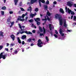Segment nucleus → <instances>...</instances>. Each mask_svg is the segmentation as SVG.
<instances>
[{
    "label": "nucleus",
    "instance_id": "obj_1",
    "mask_svg": "<svg viewBox=\"0 0 76 76\" xmlns=\"http://www.w3.org/2000/svg\"><path fill=\"white\" fill-rule=\"evenodd\" d=\"M55 18L56 19L58 18L59 23L60 25H62L63 24V18H62L61 15L57 14L55 16Z\"/></svg>",
    "mask_w": 76,
    "mask_h": 76
},
{
    "label": "nucleus",
    "instance_id": "obj_2",
    "mask_svg": "<svg viewBox=\"0 0 76 76\" xmlns=\"http://www.w3.org/2000/svg\"><path fill=\"white\" fill-rule=\"evenodd\" d=\"M3 52H1L0 54V59H1V58H2L3 59H6V57L7 56V54H6L3 55Z\"/></svg>",
    "mask_w": 76,
    "mask_h": 76
},
{
    "label": "nucleus",
    "instance_id": "obj_3",
    "mask_svg": "<svg viewBox=\"0 0 76 76\" xmlns=\"http://www.w3.org/2000/svg\"><path fill=\"white\" fill-rule=\"evenodd\" d=\"M38 43L37 44V45L38 47H42V46L41 45V44H43V43H42V42L41 40L39 39L38 41Z\"/></svg>",
    "mask_w": 76,
    "mask_h": 76
},
{
    "label": "nucleus",
    "instance_id": "obj_4",
    "mask_svg": "<svg viewBox=\"0 0 76 76\" xmlns=\"http://www.w3.org/2000/svg\"><path fill=\"white\" fill-rule=\"evenodd\" d=\"M67 6H69V7H72V2L70 1H69L67 2Z\"/></svg>",
    "mask_w": 76,
    "mask_h": 76
},
{
    "label": "nucleus",
    "instance_id": "obj_5",
    "mask_svg": "<svg viewBox=\"0 0 76 76\" xmlns=\"http://www.w3.org/2000/svg\"><path fill=\"white\" fill-rule=\"evenodd\" d=\"M18 18H17V20H20V21H22V22H23V21H24L25 19H21V18H22V17L21 16H19Z\"/></svg>",
    "mask_w": 76,
    "mask_h": 76
},
{
    "label": "nucleus",
    "instance_id": "obj_6",
    "mask_svg": "<svg viewBox=\"0 0 76 76\" xmlns=\"http://www.w3.org/2000/svg\"><path fill=\"white\" fill-rule=\"evenodd\" d=\"M10 38H11L12 39L13 41H14L15 39V36L13 34H12L10 35Z\"/></svg>",
    "mask_w": 76,
    "mask_h": 76
},
{
    "label": "nucleus",
    "instance_id": "obj_7",
    "mask_svg": "<svg viewBox=\"0 0 76 76\" xmlns=\"http://www.w3.org/2000/svg\"><path fill=\"white\" fill-rule=\"evenodd\" d=\"M64 26L66 28H67V25L66 24V20H64Z\"/></svg>",
    "mask_w": 76,
    "mask_h": 76
},
{
    "label": "nucleus",
    "instance_id": "obj_8",
    "mask_svg": "<svg viewBox=\"0 0 76 76\" xmlns=\"http://www.w3.org/2000/svg\"><path fill=\"white\" fill-rule=\"evenodd\" d=\"M36 15H37V13L36 12H35L34 14H31L30 15V16L32 17V18H33L35 16H36Z\"/></svg>",
    "mask_w": 76,
    "mask_h": 76
},
{
    "label": "nucleus",
    "instance_id": "obj_9",
    "mask_svg": "<svg viewBox=\"0 0 76 76\" xmlns=\"http://www.w3.org/2000/svg\"><path fill=\"white\" fill-rule=\"evenodd\" d=\"M7 24L8 25H10V24L11 23V21H10V18H8L7 20Z\"/></svg>",
    "mask_w": 76,
    "mask_h": 76
},
{
    "label": "nucleus",
    "instance_id": "obj_10",
    "mask_svg": "<svg viewBox=\"0 0 76 76\" xmlns=\"http://www.w3.org/2000/svg\"><path fill=\"white\" fill-rule=\"evenodd\" d=\"M59 12L61 13H62L63 14H64V10H63V9L62 8H60L59 10Z\"/></svg>",
    "mask_w": 76,
    "mask_h": 76
},
{
    "label": "nucleus",
    "instance_id": "obj_11",
    "mask_svg": "<svg viewBox=\"0 0 76 76\" xmlns=\"http://www.w3.org/2000/svg\"><path fill=\"white\" fill-rule=\"evenodd\" d=\"M37 1V0H31L30 2V4H34V3H35V2H36Z\"/></svg>",
    "mask_w": 76,
    "mask_h": 76
},
{
    "label": "nucleus",
    "instance_id": "obj_12",
    "mask_svg": "<svg viewBox=\"0 0 76 76\" xmlns=\"http://www.w3.org/2000/svg\"><path fill=\"white\" fill-rule=\"evenodd\" d=\"M34 20L36 22H38V21H40V18H36L34 19Z\"/></svg>",
    "mask_w": 76,
    "mask_h": 76
},
{
    "label": "nucleus",
    "instance_id": "obj_13",
    "mask_svg": "<svg viewBox=\"0 0 76 76\" xmlns=\"http://www.w3.org/2000/svg\"><path fill=\"white\" fill-rule=\"evenodd\" d=\"M26 35H23L21 37V39H26Z\"/></svg>",
    "mask_w": 76,
    "mask_h": 76
},
{
    "label": "nucleus",
    "instance_id": "obj_14",
    "mask_svg": "<svg viewBox=\"0 0 76 76\" xmlns=\"http://www.w3.org/2000/svg\"><path fill=\"white\" fill-rule=\"evenodd\" d=\"M17 39H18V42L19 44H21V40H20V38L19 37H18L17 38Z\"/></svg>",
    "mask_w": 76,
    "mask_h": 76
},
{
    "label": "nucleus",
    "instance_id": "obj_15",
    "mask_svg": "<svg viewBox=\"0 0 76 76\" xmlns=\"http://www.w3.org/2000/svg\"><path fill=\"white\" fill-rule=\"evenodd\" d=\"M52 26V25H51V24L49 25V27L50 31H51V30H52V27H51Z\"/></svg>",
    "mask_w": 76,
    "mask_h": 76
},
{
    "label": "nucleus",
    "instance_id": "obj_16",
    "mask_svg": "<svg viewBox=\"0 0 76 76\" xmlns=\"http://www.w3.org/2000/svg\"><path fill=\"white\" fill-rule=\"evenodd\" d=\"M25 32L26 34H32L31 32L30 31H26Z\"/></svg>",
    "mask_w": 76,
    "mask_h": 76
},
{
    "label": "nucleus",
    "instance_id": "obj_17",
    "mask_svg": "<svg viewBox=\"0 0 76 76\" xmlns=\"http://www.w3.org/2000/svg\"><path fill=\"white\" fill-rule=\"evenodd\" d=\"M39 29L41 32H43V30L42 29V28L40 26L39 27Z\"/></svg>",
    "mask_w": 76,
    "mask_h": 76
},
{
    "label": "nucleus",
    "instance_id": "obj_18",
    "mask_svg": "<svg viewBox=\"0 0 76 76\" xmlns=\"http://www.w3.org/2000/svg\"><path fill=\"white\" fill-rule=\"evenodd\" d=\"M27 11H31L32 10V7L30 6L28 8V9H27Z\"/></svg>",
    "mask_w": 76,
    "mask_h": 76
},
{
    "label": "nucleus",
    "instance_id": "obj_19",
    "mask_svg": "<svg viewBox=\"0 0 76 76\" xmlns=\"http://www.w3.org/2000/svg\"><path fill=\"white\" fill-rule=\"evenodd\" d=\"M48 15V16H51V13H50V12H49V11H48L47 12V15Z\"/></svg>",
    "mask_w": 76,
    "mask_h": 76
},
{
    "label": "nucleus",
    "instance_id": "obj_20",
    "mask_svg": "<svg viewBox=\"0 0 76 76\" xmlns=\"http://www.w3.org/2000/svg\"><path fill=\"white\" fill-rule=\"evenodd\" d=\"M3 34H4V32L2 31L0 32V36H1V37H4V35H3Z\"/></svg>",
    "mask_w": 76,
    "mask_h": 76
},
{
    "label": "nucleus",
    "instance_id": "obj_21",
    "mask_svg": "<svg viewBox=\"0 0 76 76\" xmlns=\"http://www.w3.org/2000/svg\"><path fill=\"white\" fill-rule=\"evenodd\" d=\"M18 0H14V2L15 3V5L16 6L17 5V3H18Z\"/></svg>",
    "mask_w": 76,
    "mask_h": 76
},
{
    "label": "nucleus",
    "instance_id": "obj_22",
    "mask_svg": "<svg viewBox=\"0 0 76 76\" xmlns=\"http://www.w3.org/2000/svg\"><path fill=\"white\" fill-rule=\"evenodd\" d=\"M59 33L60 34H61L63 33V31H62V29L61 28H60L59 30Z\"/></svg>",
    "mask_w": 76,
    "mask_h": 76
},
{
    "label": "nucleus",
    "instance_id": "obj_23",
    "mask_svg": "<svg viewBox=\"0 0 76 76\" xmlns=\"http://www.w3.org/2000/svg\"><path fill=\"white\" fill-rule=\"evenodd\" d=\"M47 15L45 17V19H42V20H46L47 21V19L46 18L47 17Z\"/></svg>",
    "mask_w": 76,
    "mask_h": 76
},
{
    "label": "nucleus",
    "instance_id": "obj_24",
    "mask_svg": "<svg viewBox=\"0 0 76 76\" xmlns=\"http://www.w3.org/2000/svg\"><path fill=\"white\" fill-rule=\"evenodd\" d=\"M1 9L2 10H6V7L5 6L3 7H2Z\"/></svg>",
    "mask_w": 76,
    "mask_h": 76
},
{
    "label": "nucleus",
    "instance_id": "obj_25",
    "mask_svg": "<svg viewBox=\"0 0 76 76\" xmlns=\"http://www.w3.org/2000/svg\"><path fill=\"white\" fill-rule=\"evenodd\" d=\"M31 41H32V39L31 38H29V39L27 40V41L28 42H30Z\"/></svg>",
    "mask_w": 76,
    "mask_h": 76
},
{
    "label": "nucleus",
    "instance_id": "obj_26",
    "mask_svg": "<svg viewBox=\"0 0 76 76\" xmlns=\"http://www.w3.org/2000/svg\"><path fill=\"white\" fill-rule=\"evenodd\" d=\"M46 16L47 17V20H48V21H50V18H49L48 16H47V15H46Z\"/></svg>",
    "mask_w": 76,
    "mask_h": 76
},
{
    "label": "nucleus",
    "instance_id": "obj_27",
    "mask_svg": "<svg viewBox=\"0 0 76 76\" xmlns=\"http://www.w3.org/2000/svg\"><path fill=\"white\" fill-rule=\"evenodd\" d=\"M38 10H39L38 9V8H36L34 10L35 12H38Z\"/></svg>",
    "mask_w": 76,
    "mask_h": 76
},
{
    "label": "nucleus",
    "instance_id": "obj_28",
    "mask_svg": "<svg viewBox=\"0 0 76 76\" xmlns=\"http://www.w3.org/2000/svg\"><path fill=\"white\" fill-rule=\"evenodd\" d=\"M71 13V15H75V12L73 11H72Z\"/></svg>",
    "mask_w": 76,
    "mask_h": 76
},
{
    "label": "nucleus",
    "instance_id": "obj_29",
    "mask_svg": "<svg viewBox=\"0 0 76 76\" xmlns=\"http://www.w3.org/2000/svg\"><path fill=\"white\" fill-rule=\"evenodd\" d=\"M29 22L32 23L33 22V21H34V20L31 19L29 20Z\"/></svg>",
    "mask_w": 76,
    "mask_h": 76
},
{
    "label": "nucleus",
    "instance_id": "obj_30",
    "mask_svg": "<svg viewBox=\"0 0 76 76\" xmlns=\"http://www.w3.org/2000/svg\"><path fill=\"white\" fill-rule=\"evenodd\" d=\"M45 10H47V9H48V6H45Z\"/></svg>",
    "mask_w": 76,
    "mask_h": 76
},
{
    "label": "nucleus",
    "instance_id": "obj_31",
    "mask_svg": "<svg viewBox=\"0 0 76 76\" xmlns=\"http://www.w3.org/2000/svg\"><path fill=\"white\" fill-rule=\"evenodd\" d=\"M46 39L47 40V41H49V39L47 36H46Z\"/></svg>",
    "mask_w": 76,
    "mask_h": 76
},
{
    "label": "nucleus",
    "instance_id": "obj_32",
    "mask_svg": "<svg viewBox=\"0 0 76 76\" xmlns=\"http://www.w3.org/2000/svg\"><path fill=\"white\" fill-rule=\"evenodd\" d=\"M1 13L2 15H4V12L3 11H1Z\"/></svg>",
    "mask_w": 76,
    "mask_h": 76
},
{
    "label": "nucleus",
    "instance_id": "obj_33",
    "mask_svg": "<svg viewBox=\"0 0 76 76\" xmlns=\"http://www.w3.org/2000/svg\"><path fill=\"white\" fill-rule=\"evenodd\" d=\"M25 14H23L22 15V16L21 18H22V19H23L24 18V17H25Z\"/></svg>",
    "mask_w": 76,
    "mask_h": 76
},
{
    "label": "nucleus",
    "instance_id": "obj_34",
    "mask_svg": "<svg viewBox=\"0 0 76 76\" xmlns=\"http://www.w3.org/2000/svg\"><path fill=\"white\" fill-rule=\"evenodd\" d=\"M71 12H72V10H71L68 11V13L69 14H70V13H71Z\"/></svg>",
    "mask_w": 76,
    "mask_h": 76
},
{
    "label": "nucleus",
    "instance_id": "obj_35",
    "mask_svg": "<svg viewBox=\"0 0 76 76\" xmlns=\"http://www.w3.org/2000/svg\"><path fill=\"white\" fill-rule=\"evenodd\" d=\"M37 25L39 26V25H40V22H39L38 21H37Z\"/></svg>",
    "mask_w": 76,
    "mask_h": 76
},
{
    "label": "nucleus",
    "instance_id": "obj_36",
    "mask_svg": "<svg viewBox=\"0 0 76 76\" xmlns=\"http://www.w3.org/2000/svg\"><path fill=\"white\" fill-rule=\"evenodd\" d=\"M3 48V46L2 45H0V50H1Z\"/></svg>",
    "mask_w": 76,
    "mask_h": 76
},
{
    "label": "nucleus",
    "instance_id": "obj_37",
    "mask_svg": "<svg viewBox=\"0 0 76 76\" xmlns=\"http://www.w3.org/2000/svg\"><path fill=\"white\" fill-rule=\"evenodd\" d=\"M20 9H21V11H25V10L23 8H20Z\"/></svg>",
    "mask_w": 76,
    "mask_h": 76
},
{
    "label": "nucleus",
    "instance_id": "obj_38",
    "mask_svg": "<svg viewBox=\"0 0 76 76\" xmlns=\"http://www.w3.org/2000/svg\"><path fill=\"white\" fill-rule=\"evenodd\" d=\"M40 36H44V34L42 33H40L39 34Z\"/></svg>",
    "mask_w": 76,
    "mask_h": 76
},
{
    "label": "nucleus",
    "instance_id": "obj_39",
    "mask_svg": "<svg viewBox=\"0 0 76 76\" xmlns=\"http://www.w3.org/2000/svg\"><path fill=\"white\" fill-rule=\"evenodd\" d=\"M40 1H41V2L42 3H45V0H42V1L41 0Z\"/></svg>",
    "mask_w": 76,
    "mask_h": 76
},
{
    "label": "nucleus",
    "instance_id": "obj_40",
    "mask_svg": "<svg viewBox=\"0 0 76 76\" xmlns=\"http://www.w3.org/2000/svg\"><path fill=\"white\" fill-rule=\"evenodd\" d=\"M39 6L40 7H41V1H39Z\"/></svg>",
    "mask_w": 76,
    "mask_h": 76
},
{
    "label": "nucleus",
    "instance_id": "obj_41",
    "mask_svg": "<svg viewBox=\"0 0 76 76\" xmlns=\"http://www.w3.org/2000/svg\"><path fill=\"white\" fill-rule=\"evenodd\" d=\"M14 53L15 54H17L18 53V51L15 50V51L14 52Z\"/></svg>",
    "mask_w": 76,
    "mask_h": 76
},
{
    "label": "nucleus",
    "instance_id": "obj_42",
    "mask_svg": "<svg viewBox=\"0 0 76 76\" xmlns=\"http://www.w3.org/2000/svg\"><path fill=\"white\" fill-rule=\"evenodd\" d=\"M50 3V2H49V1L48 0H47V2H46V4H48Z\"/></svg>",
    "mask_w": 76,
    "mask_h": 76
},
{
    "label": "nucleus",
    "instance_id": "obj_43",
    "mask_svg": "<svg viewBox=\"0 0 76 76\" xmlns=\"http://www.w3.org/2000/svg\"><path fill=\"white\" fill-rule=\"evenodd\" d=\"M76 20V16H74V20H75V21Z\"/></svg>",
    "mask_w": 76,
    "mask_h": 76
},
{
    "label": "nucleus",
    "instance_id": "obj_44",
    "mask_svg": "<svg viewBox=\"0 0 76 76\" xmlns=\"http://www.w3.org/2000/svg\"><path fill=\"white\" fill-rule=\"evenodd\" d=\"M54 36L55 37V38H57V37H58V36L56 34H54Z\"/></svg>",
    "mask_w": 76,
    "mask_h": 76
},
{
    "label": "nucleus",
    "instance_id": "obj_45",
    "mask_svg": "<svg viewBox=\"0 0 76 76\" xmlns=\"http://www.w3.org/2000/svg\"><path fill=\"white\" fill-rule=\"evenodd\" d=\"M19 5L20 6H22V2H20L19 4Z\"/></svg>",
    "mask_w": 76,
    "mask_h": 76
},
{
    "label": "nucleus",
    "instance_id": "obj_46",
    "mask_svg": "<svg viewBox=\"0 0 76 76\" xmlns=\"http://www.w3.org/2000/svg\"><path fill=\"white\" fill-rule=\"evenodd\" d=\"M14 23H15V22L14 21H13L11 23V25L13 26V25H14Z\"/></svg>",
    "mask_w": 76,
    "mask_h": 76
},
{
    "label": "nucleus",
    "instance_id": "obj_47",
    "mask_svg": "<svg viewBox=\"0 0 76 76\" xmlns=\"http://www.w3.org/2000/svg\"><path fill=\"white\" fill-rule=\"evenodd\" d=\"M23 33H25V31H22L20 32V34H23Z\"/></svg>",
    "mask_w": 76,
    "mask_h": 76
},
{
    "label": "nucleus",
    "instance_id": "obj_48",
    "mask_svg": "<svg viewBox=\"0 0 76 76\" xmlns=\"http://www.w3.org/2000/svg\"><path fill=\"white\" fill-rule=\"evenodd\" d=\"M5 50L6 51H9V49L8 48H5Z\"/></svg>",
    "mask_w": 76,
    "mask_h": 76
},
{
    "label": "nucleus",
    "instance_id": "obj_49",
    "mask_svg": "<svg viewBox=\"0 0 76 76\" xmlns=\"http://www.w3.org/2000/svg\"><path fill=\"white\" fill-rule=\"evenodd\" d=\"M23 44H25V42L24 41H23L22 42V45H23Z\"/></svg>",
    "mask_w": 76,
    "mask_h": 76
},
{
    "label": "nucleus",
    "instance_id": "obj_50",
    "mask_svg": "<svg viewBox=\"0 0 76 76\" xmlns=\"http://www.w3.org/2000/svg\"><path fill=\"white\" fill-rule=\"evenodd\" d=\"M53 4H57V2L56 1H55L53 2Z\"/></svg>",
    "mask_w": 76,
    "mask_h": 76
},
{
    "label": "nucleus",
    "instance_id": "obj_51",
    "mask_svg": "<svg viewBox=\"0 0 76 76\" xmlns=\"http://www.w3.org/2000/svg\"><path fill=\"white\" fill-rule=\"evenodd\" d=\"M50 34L51 36H53V32L52 31L50 32Z\"/></svg>",
    "mask_w": 76,
    "mask_h": 76
},
{
    "label": "nucleus",
    "instance_id": "obj_52",
    "mask_svg": "<svg viewBox=\"0 0 76 76\" xmlns=\"http://www.w3.org/2000/svg\"><path fill=\"white\" fill-rule=\"evenodd\" d=\"M13 12H12V11H10V14H13Z\"/></svg>",
    "mask_w": 76,
    "mask_h": 76
},
{
    "label": "nucleus",
    "instance_id": "obj_53",
    "mask_svg": "<svg viewBox=\"0 0 76 76\" xmlns=\"http://www.w3.org/2000/svg\"><path fill=\"white\" fill-rule=\"evenodd\" d=\"M61 34V36H62V37H63L64 35V33H62Z\"/></svg>",
    "mask_w": 76,
    "mask_h": 76
},
{
    "label": "nucleus",
    "instance_id": "obj_54",
    "mask_svg": "<svg viewBox=\"0 0 76 76\" xmlns=\"http://www.w3.org/2000/svg\"><path fill=\"white\" fill-rule=\"evenodd\" d=\"M32 32L33 33H35V30H33V31H32Z\"/></svg>",
    "mask_w": 76,
    "mask_h": 76
},
{
    "label": "nucleus",
    "instance_id": "obj_55",
    "mask_svg": "<svg viewBox=\"0 0 76 76\" xmlns=\"http://www.w3.org/2000/svg\"><path fill=\"white\" fill-rule=\"evenodd\" d=\"M71 31L72 30H67V31H68V32H69Z\"/></svg>",
    "mask_w": 76,
    "mask_h": 76
},
{
    "label": "nucleus",
    "instance_id": "obj_56",
    "mask_svg": "<svg viewBox=\"0 0 76 76\" xmlns=\"http://www.w3.org/2000/svg\"><path fill=\"white\" fill-rule=\"evenodd\" d=\"M55 33L56 34H58V32L57 31V30H56L55 31Z\"/></svg>",
    "mask_w": 76,
    "mask_h": 76
},
{
    "label": "nucleus",
    "instance_id": "obj_57",
    "mask_svg": "<svg viewBox=\"0 0 76 76\" xmlns=\"http://www.w3.org/2000/svg\"><path fill=\"white\" fill-rule=\"evenodd\" d=\"M65 10H66V11L67 12V7H65Z\"/></svg>",
    "mask_w": 76,
    "mask_h": 76
},
{
    "label": "nucleus",
    "instance_id": "obj_58",
    "mask_svg": "<svg viewBox=\"0 0 76 76\" xmlns=\"http://www.w3.org/2000/svg\"><path fill=\"white\" fill-rule=\"evenodd\" d=\"M24 15H25V16H26V15H28V12H26L25 14H24Z\"/></svg>",
    "mask_w": 76,
    "mask_h": 76
},
{
    "label": "nucleus",
    "instance_id": "obj_59",
    "mask_svg": "<svg viewBox=\"0 0 76 76\" xmlns=\"http://www.w3.org/2000/svg\"><path fill=\"white\" fill-rule=\"evenodd\" d=\"M15 45V44H13L12 43L11 44V46H13V45Z\"/></svg>",
    "mask_w": 76,
    "mask_h": 76
},
{
    "label": "nucleus",
    "instance_id": "obj_60",
    "mask_svg": "<svg viewBox=\"0 0 76 76\" xmlns=\"http://www.w3.org/2000/svg\"><path fill=\"white\" fill-rule=\"evenodd\" d=\"M7 47H8L9 46V44L8 43H7Z\"/></svg>",
    "mask_w": 76,
    "mask_h": 76
},
{
    "label": "nucleus",
    "instance_id": "obj_61",
    "mask_svg": "<svg viewBox=\"0 0 76 76\" xmlns=\"http://www.w3.org/2000/svg\"><path fill=\"white\" fill-rule=\"evenodd\" d=\"M49 9L50 10H52V8H51V7H49Z\"/></svg>",
    "mask_w": 76,
    "mask_h": 76
},
{
    "label": "nucleus",
    "instance_id": "obj_62",
    "mask_svg": "<svg viewBox=\"0 0 76 76\" xmlns=\"http://www.w3.org/2000/svg\"><path fill=\"white\" fill-rule=\"evenodd\" d=\"M73 16L72 15L71 17V19H73Z\"/></svg>",
    "mask_w": 76,
    "mask_h": 76
},
{
    "label": "nucleus",
    "instance_id": "obj_63",
    "mask_svg": "<svg viewBox=\"0 0 76 76\" xmlns=\"http://www.w3.org/2000/svg\"><path fill=\"white\" fill-rule=\"evenodd\" d=\"M31 46H33L34 45V44L33 43H31Z\"/></svg>",
    "mask_w": 76,
    "mask_h": 76
},
{
    "label": "nucleus",
    "instance_id": "obj_64",
    "mask_svg": "<svg viewBox=\"0 0 76 76\" xmlns=\"http://www.w3.org/2000/svg\"><path fill=\"white\" fill-rule=\"evenodd\" d=\"M74 6L75 7H76V4H74Z\"/></svg>",
    "mask_w": 76,
    "mask_h": 76
}]
</instances>
